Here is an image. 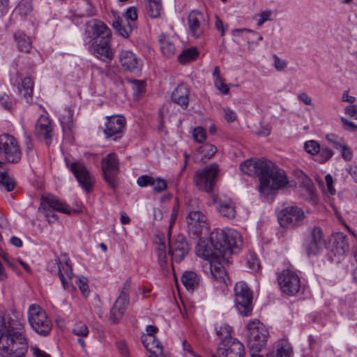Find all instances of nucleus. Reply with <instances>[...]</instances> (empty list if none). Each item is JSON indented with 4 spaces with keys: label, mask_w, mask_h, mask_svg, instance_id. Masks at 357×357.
I'll return each mask as SVG.
<instances>
[{
    "label": "nucleus",
    "mask_w": 357,
    "mask_h": 357,
    "mask_svg": "<svg viewBox=\"0 0 357 357\" xmlns=\"http://www.w3.org/2000/svg\"><path fill=\"white\" fill-rule=\"evenodd\" d=\"M208 245L200 243L197 248V255L206 262L203 265L204 271L211 278L216 288H222L227 284L229 277L225 269L228 261L227 252L237 253L243 245L240 234L231 228L215 229L210 234Z\"/></svg>",
    "instance_id": "1"
},
{
    "label": "nucleus",
    "mask_w": 357,
    "mask_h": 357,
    "mask_svg": "<svg viewBox=\"0 0 357 357\" xmlns=\"http://www.w3.org/2000/svg\"><path fill=\"white\" fill-rule=\"evenodd\" d=\"M240 169L247 175L259 178L260 192H269L287 184L285 172L271 161L249 159L241 165Z\"/></svg>",
    "instance_id": "2"
},
{
    "label": "nucleus",
    "mask_w": 357,
    "mask_h": 357,
    "mask_svg": "<svg viewBox=\"0 0 357 357\" xmlns=\"http://www.w3.org/2000/svg\"><path fill=\"white\" fill-rule=\"evenodd\" d=\"M20 324L10 317H0V353L3 357H24L27 339Z\"/></svg>",
    "instance_id": "3"
},
{
    "label": "nucleus",
    "mask_w": 357,
    "mask_h": 357,
    "mask_svg": "<svg viewBox=\"0 0 357 357\" xmlns=\"http://www.w3.org/2000/svg\"><path fill=\"white\" fill-rule=\"evenodd\" d=\"M247 328L249 331L248 346L250 348V356H252V354H257L265 347L269 333L264 325L257 320L250 321L247 325Z\"/></svg>",
    "instance_id": "4"
},
{
    "label": "nucleus",
    "mask_w": 357,
    "mask_h": 357,
    "mask_svg": "<svg viewBox=\"0 0 357 357\" xmlns=\"http://www.w3.org/2000/svg\"><path fill=\"white\" fill-rule=\"evenodd\" d=\"M28 321L31 328L41 336L47 335L52 330V322L39 305L32 304L28 310Z\"/></svg>",
    "instance_id": "5"
},
{
    "label": "nucleus",
    "mask_w": 357,
    "mask_h": 357,
    "mask_svg": "<svg viewBox=\"0 0 357 357\" xmlns=\"http://www.w3.org/2000/svg\"><path fill=\"white\" fill-rule=\"evenodd\" d=\"M234 302L238 312L244 317L251 314L252 311V292L248 284L238 282L234 287Z\"/></svg>",
    "instance_id": "6"
},
{
    "label": "nucleus",
    "mask_w": 357,
    "mask_h": 357,
    "mask_svg": "<svg viewBox=\"0 0 357 357\" xmlns=\"http://www.w3.org/2000/svg\"><path fill=\"white\" fill-rule=\"evenodd\" d=\"M0 155L6 162L17 163L22 158V151L17 140L11 135H0Z\"/></svg>",
    "instance_id": "7"
},
{
    "label": "nucleus",
    "mask_w": 357,
    "mask_h": 357,
    "mask_svg": "<svg viewBox=\"0 0 357 357\" xmlns=\"http://www.w3.org/2000/svg\"><path fill=\"white\" fill-rule=\"evenodd\" d=\"M218 171V165L216 163H212L197 171L194 176V182L199 190L211 192L215 184Z\"/></svg>",
    "instance_id": "8"
},
{
    "label": "nucleus",
    "mask_w": 357,
    "mask_h": 357,
    "mask_svg": "<svg viewBox=\"0 0 357 357\" xmlns=\"http://www.w3.org/2000/svg\"><path fill=\"white\" fill-rule=\"evenodd\" d=\"M326 242L321 227H310L305 238L303 246L308 256L319 254L326 247Z\"/></svg>",
    "instance_id": "9"
},
{
    "label": "nucleus",
    "mask_w": 357,
    "mask_h": 357,
    "mask_svg": "<svg viewBox=\"0 0 357 357\" xmlns=\"http://www.w3.org/2000/svg\"><path fill=\"white\" fill-rule=\"evenodd\" d=\"M39 209L42 210L50 223H52L58 219L55 211L61 212L66 214H70L71 213V210L68 205L60 202L53 195L43 197Z\"/></svg>",
    "instance_id": "10"
},
{
    "label": "nucleus",
    "mask_w": 357,
    "mask_h": 357,
    "mask_svg": "<svg viewBox=\"0 0 357 357\" xmlns=\"http://www.w3.org/2000/svg\"><path fill=\"white\" fill-rule=\"evenodd\" d=\"M102 171L104 178L113 190L118 185L117 176L119 173V160L114 153L107 154L102 159Z\"/></svg>",
    "instance_id": "11"
},
{
    "label": "nucleus",
    "mask_w": 357,
    "mask_h": 357,
    "mask_svg": "<svg viewBox=\"0 0 357 357\" xmlns=\"http://www.w3.org/2000/svg\"><path fill=\"white\" fill-rule=\"evenodd\" d=\"M277 280L281 291L287 295L294 296L300 290V278L291 268H285L279 273Z\"/></svg>",
    "instance_id": "12"
},
{
    "label": "nucleus",
    "mask_w": 357,
    "mask_h": 357,
    "mask_svg": "<svg viewBox=\"0 0 357 357\" xmlns=\"http://www.w3.org/2000/svg\"><path fill=\"white\" fill-rule=\"evenodd\" d=\"M65 163L66 167L73 174L82 189L88 193L90 192L95 180L86 166L78 161L70 162L67 158L65 159Z\"/></svg>",
    "instance_id": "13"
},
{
    "label": "nucleus",
    "mask_w": 357,
    "mask_h": 357,
    "mask_svg": "<svg viewBox=\"0 0 357 357\" xmlns=\"http://www.w3.org/2000/svg\"><path fill=\"white\" fill-rule=\"evenodd\" d=\"M84 33L88 43L93 41L107 40L111 38V31L107 26L100 20L92 19L88 21L85 25Z\"/></svg>",
    "instance_id": "14"
},
{
    "label": "nucleus",
    "mask_w": 357,
    "mask_h": 357,
    "mask_svg": "<svg viewBox=\"0 0 357 357\" xmlns=\"http://www.w3.org/2000/svg\"><path fill=\"white\" fill-rule=\"evenodd\" d=\"M244 346L240 341L225 337L219 344L216 354H213L212 357H244Z\"/></svg>",
    "instance_id": "15"
},
{
    "label": "nucleus",
    "mask_w": 357,
    "mask_h": 357,
    "mask_svg": "<svg viewBox=\"0 0 357 357\" xmlns=\"http://www.w3.org/2000/svg\"><path fill=\"white\" fill-rule=\"evenodd\" d=\"M69 259H56L49 262L47 268L51 273H56L65 289H66L73 279V273Z\"/></svg>",
    "instance_id": "16"
},
{
    "label": "nucleus",
    "mask_w": 357,
    "mask_h": 357,
    "mask_svg": "<svg viewBox=\"0 0 357 357\" xmlns=\"http://www.w3.org/2000/svg\"><path fill=\"white\" fill-rule=\"evenodd\" d=\"M304 218L303 211L296 206H287L278 215L279 223L283 227L300 226Z\"/></svg>",
    "instance_id": "17"
},
{
    "label": "nucleus",
    "mask_w": 357,
    "mask_h": 357,
    "mask_svg": "<svg viewBox=\"0 0 357 357\" xmlns=\"http://www.w3.org/2000/svg\"><path fill=\"white\" fill-rule=\"evenodd\" d=\"M130 287V280L128 279L124 283L119 296L116 300L110 313V319L116 323L119 321L124 315L127 307L130 303L129 289Z\"/></svg>",
    "instance_id": "18"
},
{
    "label": "nucleus",
    "mask_w": 357,
    "mask_h": 357,
    "mask_svg": "<svg viewBox=\"0 0 357 357\" xmlns=\"http://www.w3.org/2000/svg\"><path fill=\"white\" fill-rule=\"evenodd\" d=\"M126 119L121 115H112L107 117L104 134L107 139L113 141L120 139L124 133Z\"/></svg>",
    "instance_id": "19"
},
{
    "label": "nucleus",
    "mask_w": 357,
    "mask_h": 357,
    "mask_svg": "<svg viewBox=\"0 0 357 357\" xmlns=\"http://www.w3.org/2000/svg\"><path fill=\"white\" fill-rule=\"evenodd\" d=\"M189 246L184 236L179 234L169 242V254L173 261L179 263L188 254Z\"/></svg>",
    "instance_id": "20"
},
{
    "label": "nucleus",
    "mask_w": 357,
    "mask_h": 357,
    "mask_svg": "<svg viewBox=\"0 0 357 357\" xmlns=\"http://www.w3.org/2000/svg\"><path fill=\"white\" fill-rule=\"evenodd\" d=\"M119 61L122 68L135 74H139L142 68V61L130 50H122L119 54Z\"/></svg>",
    "instance_id": "21"
},
{
    "label": "nucleus",
    "mask_w": 357,
    "mask_h": 357,
    "mask_svg": "<svg viewBox=\"0 0 357 357\" xmlns=\"http://www.w3.org/2000/svg\"><path fill=\"white\" fill-rule=\"evenodd\" d=\"M186 222L188 231L197 236L208 228L206 217L199 211H190L186 218Z\"/></svg>",
    "instance_id": "22"
},
{
    "label": "nucleus",
    "mask_w": 357,
    "mask_h": 357,
    "mask_svg": "<svg viewBox=\"0 0 357 357\" xmlns=\"http://www.w3.org/2000/svg\"><path fill=\"white\" fill-rule=\"evenodd\" d=\"M218 212L224 218L233 220L236 215V207L234 201L225 195L215 196L213 199Z\"/></svg>",
    "instance_id": "23"
},
{
    "label": "nucleus",
    "mask_w": 357,
    "mask_h": 357,
    "mask_svg": "<svg viewBox=\"0 0 357 357\" xmlns=\"http://www.w3.org/2000/svg\"><path fill=\"white\" fill-rule=\"evenodd\" d=\"M34 134L39 139H43L47 145L51 144L54 136V128L52 121L48 116L40 115L36 121Z\"/></svg>",
    "instance_id": "24"
},
{
    "label": "nucleus",
    "mask_w": 357,
    "mask_h": 357,
    "mask_svg": "<svg viewBox=\"0 0 357 357\" xmlns=\"http://www.w3.org/2000/svg\"><path fill=\"white\" fill-rule=\"evenodd\" d=\"M110 38L100 41H93L89 45V50L99 59L105 63H110L114 55L109 45Z\"/></svg>",
    "instance_id": "25"
},
{
    "label": "nucleus",
    "mask_w": 357,
    "mask_h": 357,
    "mask_svg": "<svg viewBox=\"0 0 357 357\" xmlns=\"http://www.w3.org/2000/svg\"><path fill=\"white\" fill-rule=\"evenodd\" d=\"M190 31L195 38H199L204 32L206 20L202 12L194 10L190 13L188 17Z\"/></svg>",
    "instance_id": "26"
},
{
    "label": "nucleus",
    "mask_w": 357,
    "mask_h": 357,
    "mask_svg": "<svg viewBox=\"0 0 357 357\" xmlns=\"http://www.w3.org/2000/svg\"><path fill=\"white\" fill-rule=\"evenodd\" d=\"M190 89L185 84H181L172 93V100L183 109H186L189 104Z\"/></svg>",
    "instance_id": "27"
},
{
    "label": "nucleus",
    "mask_w": 357,
    "mask_h": 357,
    "mask_svg": "<svg viewBox=\"0 0 357 357\" xmlns=\"http://www.w3.org/2000/svg\"><path fill=\"white\" fill-rule=\"evenodd\" d=\"M112 26L116 33L124 38H128L137 28L136 22H126L123 19H118L114 21Z\"/></svg>",
    "instance_id": "28"
},
{
    "label": "nucleus",
    "mask_w": 357,
    "mask_h": 357,
    "mask_svg": "<svg viewBox=\"0 0 357 357\" xmlns=\"http://www.w3.org/2000/svg\"><path fill=\"white\" fill-rule=\"evenodd\" d=\"M13 39L17 48L22 52L29 53L33 48L32 41L30 37L21 30H17L13 35Z\"/></svg>",
    "instance_id": "29"
},
{
    "label": "nucleus",
    "mask_w": 357,
    "mask_h": 357,
    "mask_svg": "<svg viewBox=\"0 0 357 357\" xmlns=\"http://www.w3.org/2000/svg\"><path fill=\"white\" fill-rule=\"evenodd\" d=\"M333 251L335 255H344L349 251V244L347 236L341 232H337L333 236Z\"/></svg>",
    "instance_id": "30"
},
{
    "label": "nucleus",
    "mask_w": 357,
    "mask_h": 357,
    "mask_svg": "<svg viewBox=\"0 0 357 357\" xmlns=\"http://www.w3.org/2000/svg\"><path fill=\"white\" fill-rule=\"evenodd\" d=\"M158 42L163 55L171 57L175 54L176 48L173 38L169 35L162 33L158 37Z\"/></svg>",
    "instance_id": "31"
},
{
    "label": "nucleus",
    "mask_w": 357,
    "mask_h": 357,
    "mask_svg": "<svg viewBox=\"0 0 357 357\" xmlns=\"http://www.w3.org/2000/svg\"><path fill=\"white\" fill-rule=\"evenodd\" d=\"M142 343L146 349L152 354H162V344L155 335L142 336Z\"/></svg>",
    "instance_id": "32"
},
{
    "label": "nucleus",
    "mask_w": 357,
    "mask_h": 357,
    "mask_svg": "<svg viewBox=\"0 0 357 357\" xmlns=\"http://www.w3.org/2000/svg\"><path fill=\"white\" fill-rule=\"evenodd\" d=\"M33 81L30 77L21 78V82L18 84L19 92L26 99H31L33 91Z\"/></svg>",
    "instance_id": "33"
},
{
    "label": "nucleus",
    "mask_w": 357,
    "mask_h": 357,
    "mask_svg": "<svg viewBox=\"0 0 357 357\" xmlns=\"http://www.w3.org/2000/svg\"><path fill=\"white\" fill-rule=\"evenodd\" d=\"M183 284L188 289L193 290L199 284V278L193 271H185L181 276Z\"/></svg>",
    "instance_id": "34"
},
{
    "label": "nucleus",
    "mask_w": 357,
    "mask_h": 357,
    "mask_svg": "<svg viewBox=\"0 0 357 357\" xmlns=\"http://www.w3.org/2000/svg\"><path fill=\"white\" fill-rule=\"evenodd\" d=\"M60 122L64 132H70L73 128V111L70 108L64 109L60 117Z\"/></svg>",
    "instance_id": "35"
},
{
    "label": "nucleus",
    "mask_w": 357,
    "mask_h": 357,
    "mask_svg": "<svg viewBox=\"0 0 357 357\" xmlns=\"http://www.w3.org/2000/svg\"><path fill=\"white\" fill-rule=\"evenodd\" d=\"M199 55V52L195 47H190L184 50L178 57V61L181 64H185L188 62L195 61Z\"/></svg>",
    "instance_id": "36"
},
{
    "label": "nucleus",
    "mask_w": 357,
    "mask_h": 357,
    "mask_svg": "<svg viewBox=\"0 0 357 357\" xmlns=\"http://www.w3.org/2000/svg\"><path fill=\"white\" fill-rule=\"evenodd\" d=\"M162 6L161 1H148L146 5L147 15L151 18H156L160 16Z\"/></svg>",
    "instance_id": "37"
},
{
    "label": "nucleus",
    "mask_w": 357,
    "mask_h": 357,
    "mask_svg": "<svg viewBox=\"0 0 357 357\" xmlns=\"http://www.w3.org/2000/svg\"><path fill=\"white\" fill-rule=\"evenodd\" d=\"M0 183L8 192L13 190L16 185L15 179L10 177L6 172L0 173Z\"/></svg>",
    "instance_id": "38"
},
{
    "label": "nucleus",
    "mask_w": 357,
    "mask_h": 357,
    "mask_svg": "<svg viewBox=\"0 0 357 357\" xmlns=\"http://www.w3.org/2000/svg\"><path fill=\"white\" fill-rule=\"evenodd\" d=\"M273 15L274 12L273 10H265L256 15L254 18L257 21V25L261 26L266 22L273 20Z\"/></svg>",
    "instance_id": "39"
},
{
    "label": "nucleus",
    "mask_w": 357,
    "mask_h": 357,
    "mask_svg": "<svg viewBox=\"0 0 357 357\" xmlns=\"http://www.w3.org/2000/svg\"><path fill=\"white\" fill-rule=\"evenodd\" d=\"M155 250L160 266L161 267H164L167 264L166 246L165 243L159 242Z\"/></svg>",
    "instance_id": "40"
},
{
    "label": "nucleus",
    "mask_w": 357,
    "mask_h": 357,
    "mask_svg": "<svg viewBox=\"0 0 357 357\" xmlns=\"http://www.w3.org/2000/svg\"><path fill=\"white\" fill-rule=\"evenodd\" d=\"M199 152L203 155L206 159L211 158L217 152V148L211 144H205L200 146Z\"/></svg>",
    "instance_id": "41"
},
{
    "label": "nucleus",
    "mask_w": 357,
    "mask_h": 357,
    "mask_svg": "<svg viewBox=\"0 0 357 357\" xmlns=\"http://www.w3.org/2000/svg\"><path fill=\"white\" fill-rule=\"evenodd\" d=\"M318 158L317 161L320 163H324L328 160L333 155V152L332 150L328 148L320 147V151L318 152Z\"/></svg>",
    "instance_id": "42"
},
{
    "label": "nucleus",
    "mask_w": 357,
    "mask_h": 357,
    "mask_svg": "<svg viewBox=\"0 0 357 357\" xmlns=\"http://www.w3.org/2000/svg\"><path fill=\"white\" fill-rule=\"evenodd\" d=\"M305 150L311 155L317 154L320 151L319 144L314 140L307 141L304 144Z\"/></svg>",
    "instance_id": "43"
},
{
    "label": "nucleus",
    "mask_w": 357,
    "mask_h": 357,
    "mask_svg": "<svg viewBox=\"0 0 357 357\" xmlns=\"http://www.w3.org/2000/svg\"><path fill=\"white\" fill-rule=\"evenodd\" d=\"M73 333L77 336L85 337L89 334V328L86 324L83 323H77L75 325L73 329Z\"/></svg>",
    "instance_id": "44"
},
{
    "label": "nucleus",
    "mask_w": 357,
    "mask_h": 357,
    "mask_svg": "<svg viewBox=\"0 0 357 357\" xmlns=\"http://www.w3.org/2000/svg\"><path fill=\"white\" fill-rule=\"evenodd\" d=\"M0 105L6 109L11 111L14 109L15 102L6 94L0 96Z\"/></svg>",
    "instance_id": "45"
},
{
    "label": "nucleus",
    "mask_w": 357,
    "mask_h": 357,
    "mask_svg": "<svg viewBox=\"0 0 357 357\" xmlns=\"http://www.w3.org/2000/svg\"><path fill=\"white\" fill-rule=\"evenodd\" d=\"M248 267L251 271H257L259 270L260 264L259 260L255 254H250L247 259Z\"/></svg>",
    "instance_id": "46"
},
{
    "label": "nucleus",
    "mask_w": 357,
    "mask_h": 357,
    "mask_svg": "<svg viewBox=\"0 0 357 357\" xmlns=\"http://www.w3.org/2000/svg\"><path fill=\"white\" fill-rule=\"evenodd\" d=\"M153 184L151 186L153 188V190L158 193L162 192L165 190H166L167 187V184L165 180L160 178H153Z\"/></svg>",
    "instance_id": "47"
},
{
    "label": "nucleus",
    "mask_w": 357,
    "mask_h": 357,
    "mask_svg": "<svg viewBox=\"0 0 357 357\" xmlns=\"http://www.w3.org/2000/svg\"><path fill=\"white\" fill-rule=\"evenodd\" d=\"M326 137L328 142L331 143L336 149H339V148L344 143V139L342 137H340L335 134H328Z\"/></svg>",
    "instance_id": "48"
},
{
    "label": "nucleus",
    "mask_w": 357,
    "mask_h": 357,
    "mask_svg": "<svg viewBox=\"0 0 357 357\" xmlns=\"http://www.w3.org/2000/svg\"><path fill=\"white\" fill-rule=\"evenodd\" d=\"M17 8L20 15L26 16L32 10V5L31 1H20Z\"/></svg>",
    "instance_id": "49"
},
{
    "label": "nucleus",
    "mask_w": 357,
    "mask_h": 357,
    "mask_svg": "<svg viewBox=\"0 0 357 357\" xmlns=\"http://www.w3.org/2000/svg\"><path fill=\"white\" fill-rule=\"evenodd\" d=\"M193 138L198 143H202L206 137V130L202 127H197L192 132Z\"/></svg>",
    "instance_id": "50"
},
{
    "label": "nucleus",
    "mask_w": 357,
    "mask_h": 357,
    "mask_svg": "<svg viewBox=\"0 0 357 357\" xmlns=\"http://www.w3.org/2000/svg\"><path fill=\"white\" fill-rule=\"evenodd\" d=\"M340 151L341 156L346 161L351 160L353 158V153L351 149L344 143L338 149Z\"/></svg>",
    "instance_id": "51"
},
{
    "label": "nucleus",
    "mask_w": 357,
    "mask_h": 357,
    "mask_svg": "<svg viewBox=\"0 0 357 357\" xmlns=\"http://www.w3.org/2000/svg\"><path fill=\"white\" fill-rule=\"evenodd\" d=\"M232 331V328L227 324H224L221 326L219 329L216 330L217 335L222 338V340L225 338V337H231V333Z\"/></svg>",
    "instance_id": "52"
},
{
    "label": "nucleus",
    "mask_w": 357,
    "mask_h": 357,
    "mask_svg": "<svg viewBox=\"0 0 357 357\" xmlns=\"http://www.w3.org/2000/svg\"><path fill=\"white\" fill-rule=\"evenodd\" d=\"M124 19H123L126 22H135L137 19V10L135 7H129L125 15H123Z\"/></svg>",
    "instance_id": "53"
},
{
    "label": "nucleus",
    "mask_w": 357,
    "mask_h": 357,
    "mask_svg": "<svg viewBox=\"0 0 357 357\" xmlns=\"http://www.w3.org/2000/svg\"><path fill=\"white\" fill-rule=\"evenodd\" d=\"M76 284H77L79 289H80L84 296L89 295L90 290L87 281L85 278H81L78 277L77 278Z\"/></svg>",
    "instance_id": "54"
},
{
    "label": "nucleus",
    "mask_w": 357,
    "mask_h": 357,
    "mask_svg": "<svg viewBox=\"0 0 357 357\" xmlns=\"http://www.w3.org/2000/svg\"><path fill=\"white\" fill-rule=\"evenodd\" d=\"M214 84L215 87L223 94H228L229 92V87L225 84L222 77L214 79Z\"/></svg>",
    "instance_id": "55"
},
{
    "label": "nucleus",
    "mask_w": 357,
    "mask_h": 357,
    "mask_svg": "<svg viewBox=\"0 0 357 357\" xmlns=\"http://www.w3.org/2000/svg\"><path fill=\"white\" fill-rule=\"evenodd\" d=\"M153 177L148 175H142L138 177L137 183L140 187L151 186L153 184Z\"/></svg>",
    "instance_id": "56"
},
{
    "label": "nucleus",
    "mask_w": 357,
    "mask_h": 357,
    "mask_svg": "<svg viewBox=\"0 0 357 357\" xmlns=\"http://www.w3.org/2000/svg\"><path fill=\"white\" fill-rule=\"evenodd\" d=\"M273 59L274 62V67L278 71H281L287 67V61L280 59V58L276 54L273 55Z\"/></svg>",
    "instance_id": "57"
},
{
    "label": "nucleus",
    "mask_w": 357,
    "mask_h": 357,
    "mask_svg": "<svg viewBox=\"0 0 357 357\" xmlns=\"http://www.w3.org/2000/svg\"><path fill=\"white\" fill-rule=\"evenodd\" d=\"M224 116L227 121L228 122H234L236 121L237 118V115L234 111L231 109L229 107L225 108L224 109Z\"/></svg>",
    "instance_id": "58"
},
{
    "label": "nucleus",
    "mask_w": 357,
    "mask_h": 357,
    "mask_svg": "<svg viewBox=\"0 0 357 357\" xmlns=\"http://www.w3.org/2000/svg\"><path fill=\"white\" fill-rule=\"evenodd\" d=\"M341 121L344 125V129L349 131H354L357 130V124H355L345 117H341Z\"/></svg>",
    "instance_id": "59"
},
{
    "label": "nucleus",
    "mask_w": 357,
    "mask_h": 357,
    "mask_svg": "<svg viewBox=\"0 0 357 357\" xmlns=\"http://www.w3.org/2000/svg\"><path fill=\"white\" fill-rule=\"evenodd\" d=\"M345 114L357 119V105H351L344 109Z\"/></svg>",
    "instance_id": "60"
},
{
    "label": "nucleus",
    "mask_w": 357,
    "mask_h": 357,
    "mask_svg": "<svg viewBox=\"0 0 357 357\" xmlns=\"http://www.w3.org/2000/svg\"><path fill=\"white\" fill-rule=\"evenodd\" d=\"M325 180H326V185H327L328 192L331 195H335V189L334 188L333 185V181L332 176L331 174H327L325 176Z\"/></svg>",
    "instance_id": "61"
},
{
    "label": "nucleus",
    "mask_w": 357,
    "mask_h": 357,
    "mask_svg": "<svg viewBox=\"0 0 357 357\" xmlns=\"http://www.w3.org/2000/svg\"><path fill=\"white\" fill-rule=\"evenodd\" d=\"M31 350L32 351L33 355L35 357H50V355H49L45 351L40 349L37 347H31Z\"/></svg>",
    "instance_id": "62"
},
{
    "label": "nucleus",
    "mask_w": 357,
    "mask_h": 357,
    "mask_svg": "<svg viewBox=\"0 0 357 357\" xmlns=\"http://www.w3.org/2000/svg\"><path fill=\"white\" fill-rule=\"evenodd\" d=\"M298 98L305 105H310L312 104V99L306 93H299L298 95Z\"/></svg>",
    "instance_id": "63"
},
{
    "label": "nucleus",
    "mask_w": 357,
    "mask_h": 357,
    "mask_svg": "<svg viewBox=\"0 0 357 357\" xmlns=\"http://www.w3.org/2000/svg\"><path fill=\"white\" fill-rule=\"evenodd\" d=\"M118 349L119 352L125 356H128V349L126 343L125 342H119L117 344Z\"/></svg>",
    "instance_id": "64"
}]
</instances>
